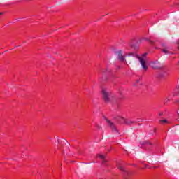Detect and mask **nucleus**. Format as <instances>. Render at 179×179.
I'll use <instances>...</instances> for the list:
<instances>
[{
    "label": "nucleus",
    "mask_w": 179,
    "mask_h": 179,
    "mask_svg": "<svg viewBox=\"0 0 179 179\" xmlns=\"http://www.w3.org/2000/svg\"><path fill=\"white\" fill-rule=\"evenodd\" d=\"M138 59L143 69H145V71H148V66H146V61H145V59H143V58L141 57H138Z\"/></svg>",
    "instance_id": "obj_4"
},
{
    "label": "nucleus",
    "mask_w": 179,
    "mask_h": 179,
    "mask_svg": "<svg viewBox=\"0 0 179 179\" xmlns=\"http://www.w3.org/2000/svg\"><path fill=\"white\" fill-rule=\"evenodd\" d=\"M117 169H119V170H122V171H125V169H124V166L120 163L117 164Z\"/></svg>",
    "instance_id": "obj_8"
},
{
    "label": "nucleus",
    "mask_w": 179,
    "mask_h": 179,
    "mask_svg": "<svg viewBox=\"0 0 179 179\" xmlns=\"http://www.w3.org/2000/svg\"><path fill=\"white\" fill-rule=\"evenodd\" d=\"M106 123L108 124V127H110V128H111L112 131H115L116 132V134H120V132H118V129H117V127H115V124L111 122L110 120L105 118Z\"/></svg>",
    "instance_id": "obj_3"
},
{
    "label": "nucleus",
    "mask_w": 179,
    "mask_h": 179,
    "mask_svg": "<svg viewBox=\"0 0 179 179\" xmlns=\"http://www.w3.org/2000/svg\"><path fill=\"white\" fill-rule=\"evenodd\" d=\"M158 115L159 117H164L166 115V111H159Z\"/></svg>",
    "instance_id": "obj_9"
},
{
    "label": "nucleus",
    "mask_w": 179,
    "mask_h": 179,
    "mask_svg": "<svg viewBox=\"0 0 179 179\" xmlns=\"http://www.w3.org/2000/svg\"><path fill=\"white\" fill-rule=\"evenodd\" d=\"M116 53H117V59H119V61L125 62V57H124V55H122V51L119 50Z\"/></svg>",
    "instance_id": "obj_5"
},
{
    "label": "nucleus",
    "mask_w": 179,
    "mask_h": 179,
    "mask_svg": "<svg viewBox=\"0 0 179 179\" xmlns=\"http://www.w3.org/2000/svg\"><path fill=\"white\" fill-rule=\"evenodd\" d=\"M98 129H101V127L98 126Z\"/></svg>",
    "instance_id": "obj_16"
},
{
    "label": "nucleus",
    "mask_w": 179,
    "mask_h": 179,
    "mask_svg": "<svg viewBox=\"0 0 179 179\" xmlns=\"http://www.w3.org/2000/svg\"><path fill=\"white\" fill-rule=\"evenodd\" d=\"M159 125H166V124H170V122L169 120H167V119L159 120Z\"/></svg>",
    "instance_id": "obj_6"
},
{
    "label": "nucleus",
    "mask_w": 179,
    "mask_h": 179,
    "mask_svg": "<svg viewBox=\"0 0 179 179\" xmlns=\"http://www.w3.org/2000/svg\"><path fill=\"white\" fill-rule=\"evenodd\" d=\"M101 94L105 103H110V93L107 92V90L103 89Z\"/></svg>",
    "instance_id": "obj_2"
},
{
    "label": "nucleus",
    "mask_w": 179,
    "mask_h": 179,
    "mask_svg": "<svg viewBox=\"0 0 179 179\" xmlns=\"http://www.w3.org/2000/svg\"><path fill=\"white\" fill-rule=\"evenodd\" d=\"M162 52H164L165 54H169V50H167V49H162Z\"/></svg>",
    "instance_id": "obj_10"
},
{
    "label": "nucleus",
    "mask_w": 179,
    "mask_h": 179,
    "mask_svg": "<svg viewBox=\"0 0 179 179\" xmlns=\"http://www.w3.org/2000/svg\"><path fill=\"white\" fill-rule=\"evenodd\" d=\"M115 118L117 121L120 122V124H126V125H132V124H136V122L128 121L121 116H117Z\"/></svg>",
    "instance_id": "obj_1"
},
{
    "label": "nucleus",
    "mask_w": 179,
    "mask_h": 179,
    "mask_svg": "<svg viewBox=\"0 0 179 179\" xmlns=\"http://www.w3.org/2000/svg\"><path fill=\"white\" fill-rule=\"evenodd\" d=\"M149 43L150 44H152V45L155 44V42L153 41H149Z\"/></svg>",
    "instance_id": "obj_13"
},
{
    "label": "nucleus",
    "mask_w": 179,
    "mask_h": 179,
    "mask_svg": "<svg viewBox=\"0 0 179 179\" xmlns=\"http://www.w3.org/2000/svg\"><path fill=\"white\" fill-rule=\"evenodd\" d=\"M2 15H3V12H1V13H0V16H2Z\"/></svg>",
    "instance_id": "obj_15"
},
{
    "label": "nucleus",
    "mask_w": 179,
    "mask_h": 179,
    "mask_svg": "<svg viewBox=\"0 0 179 179\" xmlns=\"http://www.w3.org/2000/svg\"><path fill=\"white\" fill-rule=\"evenodd\" d=\"M153 133L154 134H157V128H156V127L153 128Z\"/></svg>",
    "instance_id": "obj_12"
},
{
    "label": "nucleus",
    "mask_w": 179,
    "mask_h": 179,
    "mask_svg": "<svg viewBox=\"0 0 179 179\" xmlns=\"http://www.w3.org/2000/svg\"><path fill=\"white\" fill-rule=\"evenodd\" d=\"M99 157L101 159L103 164H106V163H107V160L106 159V157L104 155H100Z\"/></svg>",
    "instance_id": "obj_7"
},
{
    "label": "nucleus",
    "mask_w": 179,
    "mask_h": 179,
    "mask_svg": "<svg viewBox=\"0 0 179 179\" xmlns=\"http://www.w3.org/2000/svg\"><path fill=\"white\" fill-rule=\"evenodd\" d=\"M142 145H150V142L149 141H144L142 143Z\"/></svg>",
    "instance_id": "obj_11"
},
{
    "label": "nucleus",
    "mask_w": 179,
    "mask_h": 179,
    "mask_svg": "<svg viewBox=\"0 0 179 179\" xmlns=\"http://www.w3.org/2000/svg\"><path fill=\"white\" fill-rule=\"evenodd\" d=\"M146 55H148V53H144L142 55V57H146Z\"/></svg>",
    "instance_id": "obj_14"
}]
</instances>
